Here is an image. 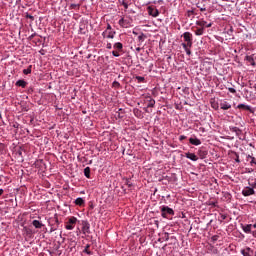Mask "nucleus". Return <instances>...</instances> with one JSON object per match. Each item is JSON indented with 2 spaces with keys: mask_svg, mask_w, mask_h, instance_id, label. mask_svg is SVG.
Here are the masks:
<instances>
[{
  "mask_svg": "<svg viewBox=\"0 0 256 256\" xmlns=\"http://www.w3.org/2000/svg\"><path fill=\"white\" fill-rule=\"evenodd\" d=\"M84 175L87 179H91V168L90 167H86L84 169Z\"/></svg>",
  "mask_w": 256,
  "mask_h": 256,
  "instance_id": "obj_18",
  "label": "nucleus"
},
{
  "mask_svg": "<svg viewBox=\"0 0 256 256\" xmlns=\"http://www.w3.org/2000/svg\"><path fill=\"white\" fill-rule=\"evenodd\" d=\"M132 33H133V35H138V33L136 31H133Z\"/></svg>",
  "mask_w": 256,
  "mask_h": 256,
  "instance_id": "obj_53",
  "label": "nucleus"
},
{
  "mask_svg": "<svg viewBox=\"0 0 256 256\" xmlns=\"http://www.w3.org/2000/svg\"><path fill=\"white\" fill-rule=\"evenodd\" d=\"M122 5L124 8L129 9V4H127V2H125V0L122 1Z\"/></svg>",
  "mask_w": 256,
  "mask_h": 256,
  "instance_id": "obj_36",
  "label": "nucleus"
},
{
  "mask_svg": "<svg viewBox=\"0 0 256 256\" xmlns=\"http://www.w3.org/2000/svg\"><path fill=\"white\" fill-rule=\"evenodd\" d=\"M24 75H30L31 73V66H29L27 69L23 70Z\"/></svg>",
  "mask_w": 256,
  "mask_h": 256,
  "instance_id": "obj_31",
  "label": "nucleus"
},
{
  "mask_svg": "<svg viewBox=\"0 0 256 256\" xmlns=\"http://www.w3.org/2000/svg\"><path fill=\"white\" fill-rule=\"evenodd\" d=\"M228 91L230 93H237V90H235V88H228Z\"/></svg>",
  "mask_w": 256,
  "mask_h": 256,
  "instance_id": "obj_40",
  "label": "nucleus"
},
{
  "mask_svg": "<svg viewBox=\"0 0 256 256\" xmlns=\"http://www.w3.org/2000/svg\"><path fill=\"white\" fill-rule=\"evenodd\" d=\"M213 109H219V106H213Z\"/></svg>",
  "mask_w": 256,
  "mask_h": 256,
  "instance_id": "obj_54",
  "label": "nucleus"
},
{
  "mask_svg": "<svg viewBox=\"0 0 256 256\" xmlns=\"http://www.w3.org/2000/svg\"><path fill=\"white\" fill-rule=\"evenodd\" d=\"M185 139H187V136H185V135H181L179 137V141H185Z\"/></svg>",
  "mask_w": 256,
  "mask_h": 256,
  "instance_id": "obj_39",
  "label": "nucleus"
},
{
  "mask_svg": "<svg viewBox=\"0 0 256 256\" xmlns=\"http://www.w3.org/2000/svg\"><path fill=\"white\" fill-rule=\"evenodd\" d=\"M220 109H222L223 111H227V110L231 109V104L227 101H222L220 103Z\"/></svg>",
  "mask_w": 256,
  "mask_h": 256,
  "instance_id": "obj_8",
  "label": "nucleus"
},
{
  "mask_svg": "<svg viewBox=\"0 0 256 256\" xmlns=\"http://www.w3.org/2000/svg\"><path fill=\"white\" fill-rule=\"evenodd\" d=\"M89 247V245H86L83 250V253H86V255H93V252L89 251Z\"/></svg>",
  "mask_w": 256,
  "mask_h": 256,
  "instance_id": "obj_23",
  "label": "nucleus"
},
{
  "mask_svg": "<svg viewBox=\"0 0 256 256\" xmlns=\"http://www.w3.org/2000/svg\"><path fill=\"white\" fill-rule=\"evenodd\" d=\"M250 165H256L255 157H251Z\"/></svg>",
  "mask_w": 256,
  "mask_h": 256,
  "instance_id": "obj_37",
  "label": "nucleus"
},
{
  "mask_svg": "<svg viewBox=\"0 0 256 256\" xmlns=\"http://www.w3.org/2000/svg\"><path fill=\"white\" fill-rule=\"evenodd\" d=\"M185 157L187 159H190V161H197L199 158L197 157V155H195V153H191V152H187L185 154Z\"/></svg>",
  "mask_w": 256,
  "mask_h": 256,
  "instance_id": "obj_10",
  "label": "nucleus"
},
{
  "mask_svg": "<svg viewBox=\"0 0 256 256\" xmlns=\"http://www.w3.org/2000/svg\"><path fill=\"white\" fill-rule=\"evenodd\" d=\"M136 80L138 81V83H143L145 81V77H143V76H136Z\"/></svg>",
  "mask_w": 256,
  "mask_h": 256,
  "instance_id": "obj_29",
  "label": "nucleus"
},
{
  "mask_svg": "<svg viewBox=\"0 0 256 256\" xmlns=\"http://www.w3.org/2000/svg\"><path fill=\"white\" fill-rule=\"evenodd\" d=\"M203 33H205V28H202L201 26H200V28H197L195 31V35L198 37L203 35Z\"/></svg>",
  "mask_w": 256,
  "mask_h": 256,
  "instance_id": "obj_19",
  "label": "nucleus"
},
{
  "mask_svg": "<svg viewBox=\"0 0 256 256\" xmlns=\"http://www.w3.org/2000/svg\"><path fill=\"white\" fill-rule=\"evenodd\" d=\"M115 35H117V31H115V29L104 30L102 32V37L104 39H115Z\"/></svg>",
  "mask_w": 256,
  "mask_h": 256,
  "instance_id": "obj_3",
  "label": "nucleus"
},
{
  "mask_svg": "<svg viewBox=\"0 0 256 256\" xmlns=\"http://www.w3.org/2000/svg\"><path fill=\"white\" fill-rule=\"evenodd\" d=\"M112 87H114L115 89H119V87H121V83L117 82V81H114L112 83Z\"/></svg>",
  "mask_w": 256,
  "mask_h": 256,
  "instance_id": "obj_27",
  "label": "nucleus"
},
{
  "mask_svg": "<svg viewBox=\"0 0 256 256\" xmlns=\"http://www.w3.org/2000/svg\"><path fill=\"white\" fill-rule=\"evenodd\" d=\"M90 229H91V226H90L89 222L83 221L82 222V231H83L84 235L86 233H90Z\"/></svg>",
  "mask_w": 256,
  "mask_h": 256,
  "instance_id": "obj_6",
  "label": "nucleus"
},
{
  "mask_svg": "<svg viewBox=\"0 0 256 256\" xmlns=\"http://www.w3.org/2000/svg\"><path fill=\"white\" fill-rule=\"evenodd\" d=\"M134 115H135L136 117H141V112H140V110H139V109L134 110Z\"/></svg>",
  "mask_w": 256,
  "mask_h": 256,
  "instance_id": "obj_34",
  "label": "nucleus"
},
{
  "mask_svg": "<svg viewBox=\"0 0 256 256\" xmlns=\"http://www.w3.org/2000/svg\"><path fill=\"white\" fill-rule=\"evenodd\" d=\"M68 223H70V225H75V223H77V218L70 217L69 220H68Z\"/></svg>",
  "mask_w": 256,
  "mask_h": 256,
  "instance_id": "obj_24",
  "label": "nucleus"
},
{
  "mask_svg": "<svg viewBox=\"0 0 256 256\" xmlns=\"http://www.w3.org/2000/svg\"><path fill=\"white\" fill-rule=\"evenodd\" d=\"M253 237H256V232H252Z\"/></svg>",
  "mask_w": 256,
  "mask_h": 256,
  "instance_id": "obj_55",
  "label": "nucleus"
},
{
  "mask_svg": "<svg viewBox=\"0 0 256 256\" xmlns=\"http://www.w3.org/2000/svg\"><path fill=\"white\" fill-rule=\"evenodd\" d=\"M182 47H183L186 55H188V57H191V48H189V46L185 43H182Z\"/></svg>",
  "mask_w": 256,
  "mask_h": 256,
  "instance_id": "obj_15",
  "label": "nucleus"
},
{
  "mask_svg": "<svg viewBox=\"0 0 256 256\" xmlns=\"http://www.w3.org/2000/svg\"><path fill=\"white\" fill-rule=\"evenodd\" d=\"M113 49H115V51H119V52L123 51V43H121V42L114 43Z\"/></svg>",
  "mask_w": 256,
  "mask_h": 256,
  "instance_id": "obj_13",
  "label": "nucleus"
},
{
  "mask_svg": "<svg viewBox=\"0 0 256 256\" xmlns=\"http://www.w3.org/2000/svg\"><path fill=\"white\" fill-rule=\"evenodd\" d=\"M196 25H198V27H202V29H205V27L209 28L213 26V23H208L205 20H198L196 21Z\"/></svg>",
  "mask_w": 256,
  "mask_h": 256,
  "instance_id": "obj_5",
  "label": "nucleus"
},
{
  "mask_svg": "<svg viewBox=\"0 0 256 256\" xmlns=\"http://www.w3.org/2000/svg\"><path fill=\"white\" fill-rule=\"evenodd\" d=\"M251 157H253V156H251V155H248V156H247V159H251Z\"/></svg>",
  "mask_w": 256,
  "mask_h": 256,
  "instance_id": "obj_56",
  "label": "nucleus"
},
{
  "mask_svg": "<svg viewBox=\"0 0 256 256\" xmlns=\"http://www.w3.org/2000/svg\"><path fill=\"white\" fill-rule=\"evenodd\" d=\"M120 52L118 51V50H116V51H112V55H113V57H120L121 56V54H119Z\"/></svg>",
  "mask_w": 256,
  "mask_h": 256,
  "instance_id": "obj_33",
  "label": "nucleus"
},
{
  "mask_svg": "<svg viewBox=\"0 0 256 256\" xmlns=\"http://www.w3.org/2000/svg\"><path fill=\"white\" fill-rule=\"evenodd\" d=\"M221 219H222L223 221H225V219H227V216H226L225 214H222V215H221Z\"/></svg>",
  "mask_w": 256,
  "mask_h": 256,
  "instance_id": "obj_44",
  "label": "nucleus"
},
{
  "mask_svg": "<svg viewBox=\"0 0 256 256\" xmlns=\"http://www.w3.org/2000/svg\"><path fill=\"white\" fill-rule=\"evenodd\" d=\"M238 109H246V111H251V106L245 104H239Z\"/></svg>",
  "mask_w": 256,
  "mask_h": 256,
  "instance_id": "obj_21",
  "label": "nucleus"
},
{
  "mask_svg": "<svg viewBox=\"0 0 256 256\" xmlns=\"http://www.w3.org/2000/svg\"><path fill=\"white\" fill-rule=\"evenodd\" d=\"M161 211V217H163V219H167V215H175V211L173 210V208H170L169 206H162L160 208Z\"/></svg>",
  "mask_w": 256,
  "mask_h": 256,
  "instance_id": "obj_1",
  "label": "nucleus"
},
{
  "mask_svg": "<svg viewBox=\"0 0 256 256\" xmlns=\"http://www.w3.org/2000/svg\"><path fill=\"white\" fill-rule=\"evenodd\" d=\"M106 48L107 49H113V45L111 43H107Z\"/></svg>",
  "mask_w": 256,
  "mask_h": 256,
  "instance_id": "obj_41",
  "label": "nucleus"
},
{
  "mask_svg": "<svg viewBox=\"0 0 256 256\" xmlns=\"http://www.w3.org/2000/svg\"><path fill=\"white\" fill-rule=\"evenodd\" d=\"M217 239H218V236H217V235L212 236V241H217Z\"/></svg>",
  "mask_w": 256,
  "mask_h": 256,
  "instance_id": "obj_46",
  "label": "nucleus"
},
{
  "mask_svg": "<svg viewBox=\"0 0 256 256\" xmlns=\"http://www.w3.org/2000/svg\"><path fill=\"white\" fill-rule=\"evenodd\" d=\"M70 245H71L72 247H75V245H77V242L72 241Z\"/></svg>",
  "mask_w": 256,
  "mask_h": 256,
  "instance_id": "obj_47",
  "label": "nucleus"
},
{
  "mask_svg": "<svg viewBox=\"0 0 256 256\" xmlns=\"http://www.w3.org/2000/svg\"><path fill=\"white\" fill-rule=\"evenodd\" d=\"M198 9H200V11H207V8L201 6H198Z\"/></svg>",
  "mask_w": 256,
  "mask_h": 256,
  "instance_id": "obj_42",
  "label": "nucleus"
},
{
  "mask_svg": "<svg viewBox=\"0 0 256 256\" xmlns=\"http://www.w3.org/2000/svg\"><path fill=\"white\" fill-rule=\"evenodd\" d=\"M26 19H31L33 21L35 19V17H33V15H31V14H27Z\"/></svg>",
  "mask_w": 256,
  "mask_h": 256,
  "instance_id": "obj_38",
  "label": "nucleus"
},
{
  "mask_svg": "<svg viewBox=\"0 0 256 256\" xmlns=\"http://www.w3.org/2000/svg\"><path fill=\"white\" fill-rule=\"evenodd\" d=\"M252 228H253V229H256V223H255V224H252Z\"/></svg>",
  "mask_w": 256,
  "mask_h": 256,
  "instance_id": "obj_52",
  "label": "nucleus"
},
{
  "mask_svg": "<svg viewBox=\"0 0 256 256\" xmlns=\"http://www.w3.org/2000/svg\"><path fill=\"white\" fill-rule=\"evenodd\" d=\"M35 35H37L36 33L32 34L29 36V39H33V37H35Z\"/></svg>",
  "mask_w": 256,
  "mask_h": 256,
  "instance_id": "obj_49",
  "label": "nucleus"
},
{
  "mask_svg": "<svg viewBox=\"0 0 256 256\" xmlns=\"http://www.w3.org/2000/svg\"><path fill=\"white\" fill-rule=\"evenodd\" d=\"M0 119H3V117L1 116V112H0Z\"/></svg>",
  "mask_w": 256,
  "mask_h": 256,
  "instance_id": "obj_58",
  "label": "nucleus"
},
{
  "mask_svg": "<svg viewBox=\"0 0 256 256\" xmlns=\"http://www.w3.org/2000/svg\"><path fill=\"white\" fill-rule=\"evenodd\" d=\"M147 107H155V100L151 99L149 100Z\"/></svg>",
  "mask_w": 256,
  "mask_h": 256,
  "instance_id": "obj_28",
  "label": "nucleus"
},
{
  "mask_svg": "<svg viewBox=\"0 0 256 256\" xmlns=\"http://www.w3.org/2000/svg\"><path fill=\"white\" fill-rule=\"evenodd\" d=\"M76 7H78L77 4H71V8H72V9H75Z\"/></svg>",
  "mask_w": 256,
  "mask_h": 256,
  "instance_id": "obj_48",
  "label": "nucleus"
},
{
  "mask_svg": "<svg viewBox=\"0 0 256 256\" xmlns=\"http://www.w3.org/2000/svg\"><path fill=\"white\" fill-rule=\"evenodd\" d=\"M251 187L256 189V178H255V182L251 184Z\"/></svg>",
  "mask_w": 256,
  "mask_h": 256,
  "instance_id": "obj_43",
  "label": "nucleus"
},
{
  "mask_svg": "<svg viewBox=\"0 0 256 256\" xmlns=\"http://www.w3.org/2000/svg\"><path fill=\"white\" fill-rule=\"evenodd\" d=\"M149 15H151L152 17H159V10L158 9H151L149 8Z\"/></svg>",
  "mask_w": 256,
  "mask_h": 256,
  "instance_id": "obj_16",
  "label": "nucleus"
},
{
  "mask_svg": "<svg viewBox=\"0 0 256 256\" xmlns=\"http://www.w3.org/2000/svg\"><path fill=\"white\" fill-rule=\"evenodd\" d=\"M75 204L79 205V206L84 205L85 204V200L83 198L79 197V198H77L75 200Z\"/></svg>",
  "mask_w": 256,
  "mask_h": 256,
  "instance_id": "obj_22",
  "label": "nucleus"
},
{
  "mask_svg": "<svg viewBox=\"0 0 256 256\" xmlns=\"http://www.w3.org/2000/svg\"><path fill=\"white\" fill-rule=\"evenodd\" d=\"M0 145H2V144L0 143Z\"/></svg>",
  "mask_w": 256,
  "mask_h": 256,
  "instance_id": "obj_60",
  "label": "nucleus"
},
{
  "mask_svg": "<svg viewBox=\"0 0 256 256\" xmlns=\"http://www.w3.org/2000/svg\"><path fill=\"white\" fill-rule=\"evenodd\" d=\"M3 192H4V190H3V189H0V196L3 195Z\"/></svg>",
  "mask_w": 256,
  "mask_h": 256,
  "instance_id": "obj_50",
  "label": "nucleus"
},
{
  "mask_svg": "<svg viewBox=\"0 0 256 256\" xmlns=\"http://www.w3.org/2000/svg\"><path fill=\"white\" fill-rule=\"evenodd\" d=\"M118 24L120 25V27H123L124 29H127L129 22L125 19V18H121L118 21Z\"/></svg>",
  "mask_w": 256,
  "mask_h": 256,
  "instance_id": "obj_11",
  "label": "nucleus"
},
{
  "mask_svg": "<svg viewBox=\"0 0 256 256\" xmlns=\"http://www.w3.org/2000/svg\"><path fill=\"white\" fill-rule=\"evenodd\" d=\"M111 29H113V27L111 26L110 23H107L105 31H111Z\"/></svg>",
  "mask_w": 256,
  "mask_h": 256,
  "instance_id": "obj_35",
  "label": "nucleus"
},
{
  "mask_svg": "<svg viewBox=\"0 0 256 256\" xmlns=\"http://www.w3.org/2000/svg\"><path fill=\"white\" fill-rule=\"evenodd\" d=\"M237 163H239V159H236Z\"/></svg>",
  "mask_w": 256,
  "mask_h": 256,
  "instance_id": "obj_59",
  "label": "nucleus"
},
{
  "mask_svg": "<svg viewBox=\"0 0 256 256\" xmlns=\"http://www.w3.org/2000/svg\"><path fill=\"white\" fill-rule=\"evenodd\" d=\"M187 17H195V10H188L187 11Z\"/></svg>",
  "mask_w": 256,
  "mask_h": 256,
  "instance_id": "obj_25",
  "label": "nucleus"
},
{
  "mask_svg": "<svg viewBox=\"0 0 256 256\" xmlns=\"http://www.w3.org/2000/svg\"><path fill=\"white\" fill-rule=\"evenodd\" d=\"M65 228L67 229V231H73V229H75V227L71 224L66 225Z\"/></svg>",
  "mask_w": 256,
  "mask_h": 256,
  "instance_id": "obj_32",
  "label": "nucleus"
},
{
  "mask_svg": "<svg viewBox=\"0 0 256 256\" xmlns=\"http://www.w3.org/2000/svg\"><path fill=\"white\" fill-rule=\"evenodd\" d=\"M136 51L139 53V51H141V48H140V47H137V48H136Z\"/></svg>",
  "mask_w": 256,
  "mask_h": 256,
  "instance_id": "obj_51",
  "label": "nucleus"
},
{
  "mask_svg": "<svg viewBox=\"0 0 256 256\" xmlns=\"http://www.w3.org/2000/svg\"><path fill=\"white\" fill-rule=\"evenodd\" d=\"M240 253L243 256H253V250L249 247H246L245 249L240 250Z\"/></svg>",
  "mask_w": 256,
  "mask_h": 256,
  "instance_id": "obj_7",
  "label": "nucleus"
},
{
  "mask_svg": "<svg viewBox=\"0 0 256 256\" xmlns=\"http://www.w3.org/2000/svg\"><path fill=\"white\" fill-rule=\"evenodd\" d=\"M251 229H253V224L242 225L244 233L251 234L253 232Z\"/></svg>",
  "mask_w": 256,
  "mask_h": 256,
  "instance_id": "obj_9",
  "label": "nucleus"
},
{
  "mask_svg": "<svg viewBox=\"0 0 256 256\" xmlns=\"http://www.w3.org/2000/svg\"><path fill=\"white\" fill-rule=\"evenodd\" d=\"M138 41L140 43H143V41H145V34L144 33H141L139 36H138Z\"/></svg>",
  "mask_w": 256,
  "mask_h": 256,
  "instance_id": "obj_26",
  "label": "nucleus"
},
{
  "mask_svg": "<svg viewBox=\"0 0 256 256\" xmlns=\"http://www.w3.org/2000/svg\"><path fill=\"white\" fill-rule=\"evenodd\" d=\"M32 225L35 227V229H41L43 227V223H41L39 220H33Z\"/></svg>",
  "mask_w": 256,
  "mask_h": 256,
  "instance_id": "obj_14",
  "label": "nucleus"
},
{
  "mask_svg": "<svg viewBox=\"0 0 256 256\" xmlns=\"http://www.w3.org/2000/svg\"><path fill=\"white\" fill-rule=\"evenodd\" d=\"M182 37L186 42L185 45H188L189 48L193 47V34L191 32H184Z\"/></svg>",
  "mask_w": 256,
  "mask_h": 256,
  "instance_id": "obj_2",
  "label": "nucleus"
},
{
  "mask_svg": "<svg viewBox=\"0 0 256 256\" xmlns=\"http://www.w3.org/2000/svg\"><path fill=\"white\" fill-rule=\"evenodd\" d=\"M242 195L244 197H250V195H255V188L253 187H245L243 190H242Z\"/></svg>",
  "mask_w": 256,
  "mask_h": 256,
  "instance_id": "obj_4",
  "label": "nucleus"
},
{
  "mask_svg": "<svg viewBox=\"0 0 256 256\" xmlns=\"http://www.w3.org/2000/svg\"><path fill=\"white\" fill-rule=\"evenodd\" d=\"M54 231H57V228L51 227V228H50V233H53Z\"/></svg>",
  "mask_w": 256,
  "mask_h": 256,
  "instance_id": "obj_45",
  "label": "nucleus"
},
{
  "mask_svg": "<svg viewBox=\"0 0 256 256\" xmlns=\"http://www.w3.org/2000/svg\"><path fill=\"white\" fill-rule=\"evenodd\" d=\"M246 59H247V61H249V63H251V65L255 66V61L253 60V58L251 56H247Z\"/></svg>",
  "mask_w": 256,
  "mask_h": 256,
  "instance_id": "obj_30",
  "label": "nucleus"
},
{
  "mask_svg": "<svg viewBox=\"0 0 256 256\" xmlns=\"http://www.w3.org/2000/svg\"><path fill=\"white\" fill-rule=\"evenodd\" d=\"M132 185H133V184H131V183L128 182V187H131Z\"/></svg>",
  "mask_w": 256,
  "mask_h": 256,
  "instance_id": "obj_57",
  "label": "nucleus"
},
{
  "mask_svg": "<svg viewBox=\"0 0 256 256\" xmlns=\"http://www.w3.org/2000/svg\"><path fill=\"white\" fill-rule=\"evenodd\" d=\"M231 132L236 133L237 136H239V135H241V133H243V131H241V129H239L237 127H232Z\"/></svg>",
  "mask_w": 256,
  "mask_h": 256,
  "instance_id": "obj_20",
  "label": "nucleus"
},
{
  "mask_svg": "<svg viewBox=\"0 0 256 256\" xmlns=\"http://www.w3.org/2000/svg\"><path fill=\"white\" fill-rule=\"evenodd\" d=\"M17 87H22L23 89H25V87H27V82L25 80H18L16 82Z\"/></svg>",
  "mask_w": 256,
  "mask_h": 256,
  "instance_id": "obj_17",
  "label": "nucleus"
},
{
  "mask_svg": "<svg viewBox=\"0 0 256 256\" xmlns=\"http://www.w3.org/2000/svg\"><path fill=\"white\" fill-rule=\"evenodd\" d=\"M189 143H191V145H195L196 147L201 145V141L197 137L189 138Z\"/></svg>",
  "mask_w": 256,
  "mask_h": 256,
  "instance_id": "obj_12",
  "label": "nucleus"
}]
</instances>
